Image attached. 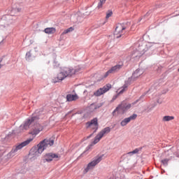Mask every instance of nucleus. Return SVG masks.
<instances>
[{"instance_id":"nucleus-27","label":"nucleus","mask_w":179,"mask_h":179,"mask_svg":"<svg viewBox=\"0 0 179 179\" xmlns=\"http://www.w3.org/2000/svg\"><path fill=\"white\" fill-rule=\"evenodd\" d=\"M162 163L164 164V166H167L168 163H169V159H165L162 160Z\"/></svg>"},{"instance_id":"nucleus-5","label":"nucleus","mask_w":179,"mask_h":179,"mask_svg":"<svg viewBox=\"0 0 179 179\" xmlns=\"http://www.w3.org/2000/svg\"><path fill=\"white\" fill-rule=\"evenodd\" d=\"M31 141H33V138H29L21 143H18V144L14 145L13 147L12 150H10V152H8L7 155L8 159H12V157H13L15 155H17V153H19V152H20V150H22V148L27 146V145H29V143H30V142H31Z\"/></svg>"},{"instance_id":"nucleus-24","label":"nucleus","mask_w":179,"mask_h":179,"mask_svg":"<svg viewBox=\"0 0 179 179\" xmlns=\"http://www.w3.org/2000/svg\"><path fill=\"white\" fill-rule=\"evenodd\" d=\"M71 31H73V27H70V28H69L67 29H65L62 32V35L64 36V34H68V33H71Z\"/></svg>"},{"instance_id":"nucleus-29","label":"nucleus","mask_w":179,"mask_h":179,"mask_svg":"<svg viewBox=\"0 0 179 179\" xmlns=\"http://www.w3.org/2000/svg\"><path fill=\"white\" fill-rule=\"evenodd\" d=\"M0 152H5V148L3 146H0Z\"/></svg>"},{"instance_id":"nucleus-30","label":"nucleus","mask_w":179,"mask_h":179,"mask_svg":"<svg viewBox=\"0 0 179 179\" xmlns=\"http://www.w3.org/2000/svg\"><path fill=\"white\" fill-rule=\"evenodd\" d=\"M162 101H163V100H162V99H158V100L157 101V102L158 103V104H162Z\"/></svg>"},{"instance_id":"nucleus-17","label":"nucleus","mask_w":179,"mask_h":179,"mask_svg":"<svg viewBox=\"0 0 179 179\" xmlns=\"http://www.w3.org/2000/svg\"><path fill=\"white\" fill-rule=\"evenodd\" d=\"M43 130V127L40 124H36L34 126V128L33 129V131H31V135H38V134H40L41 131Z\"/></svg>"},{"instance_id":"nucleus-23","label":"nucleus","mask_w":179,"mask_h":179,"mask_svg":"<svg viewBox=\"0 0 179 179\" xmlns=\"http://www.w3.org/2000/svg\"><path fill=\"white\" fill-rule=\"evenodd\" d=\"M106 0H99V2L97 6L98 9L103 8V5H104L106 3Z\"/></svg>"},{"instance_id":"nucleus-1","label":"nucleus","mask_w":179,"mask_h":179,"mask_svg":"<svg viewBox=\"0 0 179 179\" xmlns=\"http://www.w3.org/2000/svg\"><path fill=\"white\" fill-rule=\"evenodd\" d=\"M75 73H76V70L71 67H64L61 72L57 74V77H55L52 79V81L54 83L61 82L66 78H68V76H72L73 75H75Z\"/></svg>"},{"instance_id":"nucleus-15","label":"nucleus","mask_w":179,"mask_h":179,"mask_svg":"<svg viewBox=\"0 0 179 179\" xmlns=\"http://www.w3.org/2000/svg\"><path fill=\"white\" fill-rule=\"evenodd\" d=\"M136 117H138V115L136 114H133L129 117L124 118L121 122L120 125L121 127H125L127 124H129L131 121H134V120H136Z\"/></svg>"},{"instance_id":"nucleus-25","label":"nucleus","mask_w":179,"mask_h":179,"mask_svg":"<svg viewBox=\"0 0 179 179\" xmlns=\"http://www.w3.org/2000/svg\"><path fill=\"white\" fill-rule=\"evenodd\" d=\"M139 152V149L136 148L134 150L129 152L127 153V155H129L130 156H132V155H136Z\"/></svg>"},{"instance_id":"nucleus-14","label":"nucleus","mask_w":179,"mask_h":179,"mask_svg":"<svg viewBox=\"0 0 179 179\" xmlns=\"http://www.w3.org/2000/svg\"><path fill=\"white\" fill-rule=\"evenodd\" d=\"M111 87L110 84L106 85V86L103 87L102 88L99 89L96 92L94 93V96L99 97V96H101V94H104L106 92H108Z\"/></svg>"},{"instance_id":"nucleus-3","label":"nucleus","mask_w":179,"mask_h":179,"mask_svg":"<svg viewBox=\"0 0 179 179\" xmlns=\"http://www.w3.org/2000/svg\"><path fill=\"white\" fill-rule=\"evenodd\" d=\"M38 118H40V110H36L31 118L27 119L20 126L18 132H24V131H27V129L30 128V125H31V124L35 121H37Z\"/></svg>"},{"instance_id":"nucleus-13","label":"nucleus","mask_w":179,"mask_h":179,"mask_svg":"<svg viewBox=\"0 0 179 179\" xmlns=\"http://www.w3.org/2000/svg\"><path fill=\"white\" fill-rule=\"evenodd\" d=\"M122 66H124V64L122 63L116 64L115 66L111 67L105 74L104 78H107L108 75H110V73H117L120 69H122Z\"/></svg>"},{"instance_id":"nucleus-32","label":"nucleus","mask_w":179,"mask_h":179,"mask_svg":"<svg viewBox=\"0 0 179 179\" xmlns=\"http://www.w3.org/2000/svg\"><path fill=\"white\" fill-rule=\"evenodd\" d=\"M3 40H5V38H2L1 41L0 42V44L3 42Z\"/></svg>"},{"instance_id":"nucleus-2","label":"nucleus","mask_w":179,"mask_h":179,"mask_svg":"<svg viewBox=\"0 0 179 179\" xmlns=\"http://www.w3.org/2000/svg\"><path fill=\"white\" fill-rule=\"evenodd\" d=\"M54 145V140L52 139H44L38 145L37 149H31V153L35 152L36 156H39L47 149V148H51Z\"/></svg>"},{"instance_id":"nucleus-36","label":"nucleus","mask_w":179,"mask_h":179,"mask_svg":"<svg viewBox=\"0 0 179 179\" xmlns=\"http://www.w3.org/2000/svg\"><path fill=\"white\" fill-rule=\"evenodd\" d=\"M145 16H148V13L146 14V15Z\"/></svg>"},{"instance_id":"nucleus-4","label":"nucleus","mask_w":179,"mask_h":179,"mask_svg":"<svg viewBox=\"0 0 179 179\" xmlns=\"http://www.w3.org/2000/svg\"><path fill=\"white\" fill-rule=\"evenodd\" d=\"M152 45H155V47H159V43H144L143 45L138 46V50L134 52L132 57L134 58H136V59H138V58H141V57H142V55L149 50V47H152Z\"/></svg>"},{"instance_id":"nucleus-37","label":"nucleus","mask_w":179,"mask_h":179,"mask_svg":"<svg viewBox=\"0 0 179 179\" xmlns=\"http://www.w3.org/2000/svg\"><path fill=\"white\" fill-rule=\"evenodd\" d=\"M0 68H1V64H0Z\"/></svg>"},{"instance_id":"nucleus-6","label":"nucleus","mask_w":179,"mask_h":179,"mask_svg":"<svg viewBox=\"0 0 179 179\" xmlns=\"http://www.w3.org/2000/svg\"><path fill=\"white\" fill-rule=\"evenodd\" d=\"M145 94H143L138 99L133 102L131 104L127 103L125 101L122 102V103L115 108L114 112L117 111V113H122L123 114L124 113H127V111L129 110V108L133 107V106H135V104H136L138 101H140L141 99H143V97H145Z\"/></svg>"},{"instance_id":"nucleus-9","label":"nucleus","mask_w":179,"mask_h":179,"mask_svg":"<svg viewBox=\"0 0 179 179\" xmlns=\"http://www.w3.org/2000/svg\"><path fill=\"white\" fill-rule=\"evenodd\" d=\"M111 131V129L110 127H106L103 129H102L94 138V141L92 143V144L90 146H94V145H96V143H99L100 142V139L106 135V134H109V132Z\"/></svg>"},{"instance_id":"nucleus-31","label":"nucleus","mask_w":179,"mask_h":179,"mask_svg":"<svg viewBox=\"0 0 179 179\" xmlns=\"http://www.w3.org/2000/svg\"><path fill=\"white\" fill-rule=\"evenodd\" d=\"M15 10H17L18 12H20V10L19 8H17V10L13 9L12 11H13V12H15Z\"/></svg>"},{"instance_id":"nucleus-34","label":"nucleus","mask_w":179,"mask_h":179,"mask_svg":"<svg viewBox=\"0 0 179 179\" xmlns=\"http://www.w3.org/2000/svg\"><path fill=\"white\" fill-rule=\"evenodd\" d=\"M6 138H5L4 140L3 141V142H4V143H5V140H6Z\"/></svg>"},{"instance_id":"nucleus-20","label":"nucleus","mask_w":179,"mask_h":179,"mask_svg":"<svg viewBox=\"0 0 179 179\" xmlns=\"http://www.w3.org/2000/svg\"><path fill=\"white\" fill-rule=\"evenodd\" d=\"M78 95L75 94H67L66 100L67 101H75V100H78Z\"/></svg>"},{"instance_id":"nucleus-35","label":"nucleus","mask_w":179,"mask_h":179,"mask_svg":"<svg viewBox=\"0 0 179 179\" xmlns=\"http://www.w3.org/2000/svg\"><path fill=\"white\" fill-rule=\"evenodd\" d=\"M117 97V96H115V97H113V99H114V100H115V98Z\"/></svg>"},{"instance_id":"nucleus-33","label":"nucleus","mask_w":179,"mask_h":179,"mask_svg":"<svg viewBox=\"0 0 179 179\" xmlns=\"http://www.w3.org/2000/svg\"><path fill=\"white\" fill-rule=\"evenodd\" d=\"M93 134H90L87 138H92V136Z\"/></svg>"},{"instance_id":"nucleus-11","label":"nucleus","mask_w":179,"mask_h":179,"mask_svg":"<svg viewBox=\"0 0 179 179\" xmlns=\"http://www.w3.org/2000/svg\"><path fill=\"white\" fill-rule=\"evenodd\" d=\"M12 20H13V17L11 15H6L3 17L0 21L1 27H6L7 26H9V24H12L13 22Z\"/></svg>"},{"instance_id":"nucleus-22","label":"nucleus","mask_w":179,"mask_h":179,"mask_svg":"<svg viewBox=\"0 0 179 179\" xmlns=\"http://www.w3.org/2000/svg\"><path fill=\"white\" fill-rule=\"evenodd\" d=\"M44 32L46 33V34H54V33H55V28L54 27L45 28L44 29Z\"/></svg>"},{"instance_id":"nucleus-21","label":"nucleus","mask_w":179,"mask_h":179,"mask_svg":"<svg viewBox=\"0 0 179 179\" xmlns=\"http://www.w3.org/2000/svg\"><path fill=\"white\" fill-rule=\"evenodd\" d=\"M174 120V116L166 115L162 118V122H169V121H173Z\"/></svg>"},{"instance_id":"nucleus-19","label":"nucleus","mask_w":179,"mask_h":179,"mask_svg":"<svg viewBox=\"0 0 179 179\" xmlns=\"http://www.w3.org/2000/svg\"><path fill=\"white\" fill-rule=\"evenodd\" d=\"M103 105H96L94 103H92L90 106V113H94L96 110L100 108V107H102Z\"/></svg>"},{"instance_id":"nucleus-18","label":"nucleus","mask_w":179,"mask_h":179,"mask_svg":"<svg viewBox=\"0 0 179 179\" xmlns=\"http://www.w3.org/2000/svg\"><path fill=\"white\" fill-rule=\"evenodd\" d=\"M145 71L143 69H138L135 71L134 73L132 74L134 79H138L141 75H143Z\"/></svg>"},{"instance_id":"nucleus-12","label":"nucleus","mask_w":179,"mask_h":179,"mask_svg":"<svg viewBox=\"0 0 179 179\" xmlns=\"http://www.w3.org/2000/svg\"><path fill=\"white\" fill-rule=\"evenodd\" d=\"M87 128H90L91 129H94V132H96L99 129V120L97 117H95L91 120L90 122H87Z\"/></svg>"},{"instance_id":"nucleus-16","label":"nucleus","mask_w":179,"mask_h":179,"mask_svg":"<svg viewBox=\"0 0 179 179\" xmlns=\"http://www.w3.org/2000/svg\"><path fill=\"white\" fill-rule=\"evenodd\" d=\"M59 159V156L57 154H54L52 152L48 153L45 155V162H52V160H58Z\"/></svg>"},{"instance_id":"nucleus-8","label":"nucleus","mask_w":179,"mask_h":179,"mask_svg":"<svg viewBox=\"0 0 179 179\" xmlns=\"http://www.w3.org/2000/svg\"><path fill=\"white\" fill-rule=\"evenodd\" d=\"M129 24H131L129 22H127L123 24H118L114 32L115 38H120V37L124 34V30H125Z\"/></svg>"},{"instance_id":"nucleus-28","label":"nucleus","mask_w":179,"mask_h":179,"mask_svg":"<svg viewBox=\"0 0 179 179\" xmlns=\"http://www.w3.org/2000/svg\"><path fill=\"white\" fill-rule=\"evenodd\" d=\"M31 57V53L30 52H27L26 59L29 60L30 59Z\"/></svg>"},{"instance_id":"nucleus-26","label":"nucleus","mask_w":179,"mask_h":179,"mask_svg":"<svg viewBox=\"0 0 179 179\" xmlns=\"http://www.w3.org/2000/svg\"><path fill=\"white\" fill-rule=\"evenodd\" d=\"M113 16V11L108 10L106 13V19H108L109 17H111Z\"/></svg>"},{"instance_id":"nucleus-7","label":"nucleus","mask_w":179,"mask_h":179,"mask_svg":"<svg viewBox=\"0 0 179 179\" xmlns=\"http://www.w3.org/2000/svg\"><path fill=\"white\" fill-rule=\"evenodd\" d=\"M104 157V155H98L94 158V159L90 162L87 167L84 169V174H86V173H89L90 170H93L100 162L103 160V157Z\"/></svg>"},{"instance_id":"nucleus-10","label":"nucleus","mask_w":179,"mask_h":179,"mask_svg":"<svg viewBox=\"0 0 179 179\" xmlns=\"http://www.w3.org/2000/svg\"><path fill=\"white\" fill-rule=\"evenodd\" d=\"M134 80H136V78H134L133 76L129 78L127 80H125L124 85L118 90L117 94H122L124 92H126V90L128 89V86H129V85H131V83H132V82Z\"/></svg>"}]
</instances>
